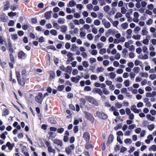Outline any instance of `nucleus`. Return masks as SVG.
I'll return each instance as SVG.
<instances>
[{
	"instance_id": "1",
	"label": "nucleus",
	"mask_w": 156,
	"mask_h": 156,
	"mask_svg": "<svg viewBox=\"0 0 156 156\" xmlns=\"http://www.w3.org/2000/svg\"><path fill=\"white\" fill-rule=\"evenodd\" d=\"M85 99L87 101L91 104L96 106L98 105V103L96 101L95 99L91 96H86L85 97Z\"/></svg>"
},
{
	"instance_id": "2",
	"label": "nucleus",
	"mask_w": 156,
	"mask_h": 156,
	"mask_svg": "<svg viewBox=\"0 0 156 156\" xmlns=\"http://www.w3.org/2000/svg\"><path fill=\"white\" fill-rule=\"evenodd\" d=\"M101 22L102 24L106 28L108 29L111 26V24L105 18L102 19Z\"/></svg>"
},
{
	"instance_id": "3",
	"label": "nucleus",
	"mask_w": 156,
	"mask_h": 156,
	"mask_svg": "<svg viewBox=\"0 0 156 156\" xmlns=\"http://www.w3.org/2000/svg\"><path fill=\"white\" fill-rule=\"evenodd\" d=\"M96 114L97 116L99 118L103 119H106L107 117V115L103 112H97Z\"/></svg>"
},
{
	"instance_id": "4",
	"label": "nucleus",
	"mask_w": 156,
	"mask_h": 156,
	"mask_svg": "<svg viewBox=\"0 0 156 156\" xmlns=\"http://www.w3.org/2000/svg\"><path fill=\"white\" fill-rule=\"evenodd\" d=\"M43 94L42 93H39L38 95L35 97V100L41 104L43 98L42 97Z\"/></svg>"
},
{
	"instance_id": "5",
	"label": "nucleus",
	"mask_w": 156,
	"mask_h": 156,
	"mask_svg": "<svg viewBox=\"0 0 156 156\" xmlns=\"http://www.w3.org/2000/svg\"><path fill=\"white\" fill-rule=\"evenodd\" d=\"M80 79V76L78 75L76 77H72L71 78V80L72 82L77 83L79 82Z\"/></svg>"
},
{
	"instance_id": "6",
	"label": "nucleus",
	"mask_w": 156,
	"mask_h": 156,
	"mask_svg": "<svg viewBox=\"0 0 156 156\" xmlns=\"http://www.w3.org/2000/svg\"><path fill=\"white\" fill-rule=\"evenodd\" d=\"M0 20L3 22H6L8 20V17L6 15L3 14L0 16Z\"/></svg>"
},
{
	"instance_id": "7",
	"label": "nucleus",
	"mask_w": 156,
	"mask_h": 156,
	"mask_svg": "<svg viewBox=\"0 0 156 156\" xmlns=\"http://www.w3.org/2000/svg\"><path fill=\"white\" fill-rule=\"evenodd\" d=\"M147 139L145 141V143L147 144H150L151 141H152L153 139V135L151 134L148 135L147 137Z\"/></svg>"
},
{
	"instance_id": "8",
	"label": "nucleus",
	"mask_w": 156,
	"mask_h": 156,
	"mask_svg": "<svg viewBox=\"0 0 156 156\" xmlns=\"http://www.w3.org/2000/svg\"><path fill=\"white\" fill-rule=\"evenodd\" d=\"M92 92L94 94H98L100 96L103 95V93L101 90L100 88H94Z\"/></svg>"
},
{
	"instance_id": "9",
	"label": "nucleus",
	"mask_w": 156,
	"mask_h": 156,
	"mask_svg": "<svg viewBox=\"0 0 156 156\" xmlns=\"http://www.w3.org/2000/svg\"><path fill=\"white\" fill-rule=\"evenodd\" d=\"M83 138L86 141H89L90 139V136L89 133L87 132L83 134Z\"/></svg>"
},
{
	"instance_id": "10",
	"label": "nucleus",
	"mask_w": 156,
	"mask_h": 156,
	"mask_svg": "<svg viewBox=\"0 0 156 156\" xmlns=\"http://www.w3.org/2000/svg\"><path fill=\"white\" fill-rule=\"evenodd\" d=\"M67 56L68 61H71L74 60V58L73 57V54L71 52H69L67 55Z\"/></svg>"
},
{
	"instance_id": "11",
	"label": "nucleus",
	"mask_w": 156,
	"mask_h": 156,
	"mask_svg": "<svg viewBox=\"0 0 156 156\" xmlns=\"http://www.w3.org/2000/svg\"><path fill=\"white\" fill-rule=\"evenodd\" d=\"M133 43V41L132 40H129L125 43L124 46L126 48H128L130 46V45L132 44Z\"/></svg>"
},
{
	"instance_id": "12",
	"label": "nucleus",
	"mask_w": 156,
	"mask_h": 156,
	"mask_svg": "<svg viewBox=\"0 0 156 156\" xmlns=\"http://www.w3.org/2000/svg\"><path fill=\"white\" fill-rule=\"evenodd\" d=\"M60 30L61 32L63 33L66 34L67 30V27L66 25H63L61 27Z\"/></svg>"
},
{
	"instance_id": "13",
	"label": "nucleus",
	"mask_w": 156,
	"mask_h": 156,
	"mask_svg": "<svg viewBox=\"0 0 156 156\" xmlns=\"http://www.w3.org/2000/svg\"><path fill=\"white\" fill-rule=\"evenodd\" d=\"M54 143L57 144L58 146L61 147L62 145V143L61 140H58L55 139L53 140Z\"/></svg>"
},
{
	"instance_id": "14",
	"label": "nucleus",
	"mask_w": 156,
	"mask_h": 156,
	"mask_svg": "<svg viewBox=\"0 0 156 156\" xmlns=\"http://www.w3.org/2000/svg\"><path fill=\"white\" fill-rule=\"evenodd\" d=\"M48 144H46L47 147H48V151L49 152H52L55 154V151L54 149H53L51 147L49 146V144L47 142Z\"/></svg>"
},
{
	"instance_id": "15",
	"label": "nucleus",
	"mask_w": 156,
	"mask_h": 156,
	"mask_svg": "<svg viewBox=\"0 0 156 156\" xmlns=\"http://www.w3.org/2000/svg\"><path fill=\"white\" fill-rule=\"evenodd\" d=\"M25 54L22 51H20L18 54V57L19 58L22 59L25 57Z\"/></svg>"
},
{
	"instance_id": "16",
	"label": "nucleus",
	"mask_w": 156,
	"mask_h": 156,
	"mask_svg": "<svg viewBox=\"0 0 156 156\" xmlns=\"http://www.w3.org/2000/svg\"><path fill=\"white\" fill-rule=\"evenodd\" d=\"M19 83L21 86H24L25 84V79L24 77H23L22 80L20 79L18 80Z\"/></svg>"
},
{
	"instance_id": "17",
	"label": "nucleus",
	"mask_w": 156,
	"mask_h": 156,
	"mask_svg": "<svg viewBox=\"0 0 156 156\" xmlns=\"http://www.w3.org/2000/svg\"><path fill=\"white\" fill-rule=\"evenodd\" d=\"M6 145L9 150L10 151H11L12 149L14 146L13 144H12L9 142H8L6 143Z\"/></svg>"
},
{
	"instance_id": "18",
	"label": "nucleus",
	"mask_w": 156,
	"mask_h": 156,
	"mask_svg": "<svg viewBox=\"0 0 156 156\" xmlns=\"http://www.w3.org/2000/svg\"><path fill=\"white\" fill-rule=\"evenodd\" d=\"M146 118L149 121H154L155 118L154 117L150 114H147L146 116Z\"/></svg>"
},
{
	"instance_id": "19",
	"label": "nucleus",
	"mask_w": 156,
	"mask_h": 156,
	"mask_svg": "<svg viewBox=\"0 0 156 156\" xmlns=\"http://www.w3.org/2000/svg\"><path fill=\"white\" fill-rule=\"evenodd\" d=\"M76 4V2L74 0H72L70 1L69 2V4L67 5L68 7H73Z\"/></svg>"
},
{
	"instance_id": "20",
	"label": "nucleus",
	"mask_w": 156,
	"mask_h": 156,
	"mask_svg": "<svg viewBox=\"0 0 156 156\" xmlns=\"http://www.w3.org/2000/svg\"><path fill=\"white\" fill-rule=\"evenodd\" d=\"M8 132L5 131L2 133L0 135V138L3 140H5L6 138V136L7 135Z\"/></svg>"
},
{
	"instance_id": "21",
	"label": "nucleus",
	"mask_w": 156,
	"mask_h": 156,
	"mask_svg": "<svg viewBox=\"0 0 156 156\" xmlns=\"http://www.w3.org/2000/svg\"><path fill=\"white\" fill-rule=\"evenodd\" d=\"M147 29L146 28H143L142 30L141 34L143 36H145L147 34L148 32L147 31Z\"/></svg>"
},
{
	"instance_id": "22",
	"label": "nucleus",
	"mask_w": 156,
	"mask_h": 156,
	"mask_svg": "<svg viewBox=\"0 0 156 156\" xmlns=\"http://www.w3.org/2000/svg\"><path fill=\"white\" fill-rule=\"evenodd\" d=\"M9 1H7L5 2V6H4V10H7L9 9Z\"/></svg>"
},
{
	"instance_id": "23",
	"label": "nucleus",
	"mask_w": 156,
	"mask_h": 156,
	"mask_svg": "<svg viewBox=\"0 0 156 156\" xmlns=\"http://www.w3.org/2000/svg\"><path fill=\"white\" fill-rule=\"evenodd\" d=\"M121 27L123 30H125L128 28V24L126 22L123 23L121 24Z\"/></svg>"
},
{
	"instance_id": "24",
	"label": "nucleus",
	"mask_w": 156,
	"mask_h": 156,
	"mask_svg": "<svg viewBox=\"0 0 156 156\" xmlns=\"http://www.w3.org/2000/svg\"><path fill=\"white\" fill-rule=\"evenodd\" d=\"M48 73L50 75V79H53L54 78L55 76V73L53 71H49Z\"/></svg>"
},
{
	"instance_id": "25",
	"label": "nucleus",
	"mask_w": 156,
	"mask_h": 156,
	"mask_svg": "<svg viewBox=\"0 0 156 156\" xmlns=\"http://www.w3.org/2000/svg\"><path fill=\"white\" fill-rule=\"evenodd\" d=\"M148 150L150 151H153L154 152L156 151V145L154 144L152 145L148 149Z\"/></svg>"
},
{
	"instance_id": "26",
	"label": "nucleus",
	"mask_w": 156,
	"mask_h": 156,
	"mask_svg": "<svg viewBox=\"0 0 156 156\" xmlns=\"http://www.w3.org/2000/svg\"><path fill=\"white\" fill-rule=\"evenodd\" d=\"M48 133L50 134L49 137V139H52L56 136V134L54 133L50 132Z\"/></svg>"
},
{
	"instance_id": "27",
	"label": "nucleus",
	"mask_w": 156,
	"mask_h": 156,
	"mask_svg": "<svg viewBox=\"0 0 156 156\" xmlns=\"http://www.w3.org/2000/svg\"><path fill=\"white\" fill-rule=\"evenodd\" d=\"M133 70L135 73L137 74L139 73L140 71V69L138 67H135L133 68Z\"/></svg>"
},
{
	"instance_id": "28",
	"label": "nucleus",
	"mask_w": 156,
	"mask_h": 156,
	"mask_svg": "<svg viewBox=\"0 0 156 156\" xmlns=\"http://www.w3.org/2000/svg\"><path fill=\"white\" fill-rule=\"evenodd\" d=\"M78 48V47L75 44H73L72 45V47L71 48V50L72 51H75Z\"/></svg>"
},
{
	"instance_id": "29",
	"label": "nucleus",
	"mask_w": 156,
	"mask_h": 156,
	"mask_svg": "<svg viewBox=\"0 0 156 156\" xmlns=\"http://www.w3.org/2000/svg\"><path fill=\"white\" fill-rule=\"evenodd\" d=\"M51 11L47 12L45 13V17L47 19H49L50 18L51 14Z\"/></svg>"
},
{
	"instance_id": "30",
	"label": "nucleus",
	"mask_w": 156,
	"mask_h": 156,
	"mask_svg": "<svg viewBox=\"0 0 156 156\" xmlns=\"http://www.w3.org/2000/svg\"><path fill=\"white\" fill-rule=\"evenodd\" d=\"M139 75L142 77L147 78L148 77V74L146 73L140 72V73Z\"/></svg>"
},
{
	"instance_id": "31",
	"label": "nucleus",
	"mask_w": 156,
	"mask_h": 156,
	"mask_svg": "<svg viewBox=\"0 0 156 156\" xmlns=\"http://www.w3.org/2000/svg\"><path fill=\"white\" fill-rule=\"evenodd\" d=\"M109 75L111 79H113L115 78L116 76V75L114 72H111L109 73Z\"/></svg>"
},
{
	"instance_id": "32",
	"label": "nucleus",
	"mask_w": 156,
	"mask_h": 156,
	"mask_svg": "<svg viewBox=\"0 0 156 156\" xmlns=\"http://www.w3.org/2000/svg\"><path fill=\"white\" fill-rule=\"evenodd\" d=\"M154 5L152 4H148L147 6V8L148 9L152 10L154 9Z\"/></svg>"
},
{
	"instance_id": "33",
	"label": "nucleus",
	"mask_w": 156,
	"mask_h": 156,
	"mask_svg": "<svg viewBox=\"0 0 156 156\" xmlns=\"http://www.w3.org/2000/svg\"><path fill=\"white\" fill-rule=\"evenodd\" d=\"M66 72L69 73L70 74L71 73L72 70V68L71 66H68L66 68Z\"/></svg>"
},
{
	"instance_id": "34",
	"label": "nucleus",
	"mask_w": 156,
	"mask_h": 156,
	"mask_svg": "<svg viewBox=\"0 0 156 156\" xmlns=\"http://www.w3.org/2000/svg\"><path fill=\"white\" fill-rule=\"evenodd\" d=\"M84 114L87 119H89L92 117V115L91 114L86 112H84Z\"/></svg>"
},
{
	"instance_id": "35",
	"label": "nucleus",
	"mask_w": 156,
	"mask_h": 156,
	"mask_svg": "<svg viewBox=\"0 0 156 156\" xmlns=\"http://www.w3.org/2000/svg\"><path fill=\"white\" fill-rule=\"evenodd\" d=\"M83 28L84 29L87 30L88 32H89L90 31H88V30L90 29V26L88 24H84L83 27Z\"/></svg>"
},
{
	"instance_id": "36",
	"label": "nucleus",
	"mask_w": 156,
	"mask_h": 156,
	"mask_svg": "<svg viewBox=\"0 0 156 156\" xmlns=\"http://www.w3.org/2000/svg\"><path fill=\"white\" fill-rule=\"evenodd\" d=\"M132 37L135 40H140L141 38V35L140 34H137L133 35Z\"/></svg>"
},
{
	"instance_id": "37",
	"label": "nucleus",
	"mask_w": 156,
	"mask_h": 156,
	"mask_svg": "<svg viewBox=\"0 0 156 156\" xmlns=\"http://www.w3.org/2000/svg\"><path fill=\"white\" fill-rule=\"evenodd\" d=\"M58 22L60 24H63L65 23V19L62 18H59Z\"/></svg>"
},
{
	"instance_id": "38",
	"label": "nucleus",
	"mask_w": 156,
	"mask_h": 156,
	"mask_svg": "<svg viewBox=\"0 0 156 156\" xmlns=\"http://www.w3.org/2000/svg\"><path fill=\"white\" fill-rule=\"evenodd\" d=\"M83 66L85 68H87L89 66L88 62L87 61H83L82 62Z\"/></svg>"
},
{
	"instance_id": "39",
	"label": "nucleus",
	"mask_w": 156,
	"mask_h": 156,
	"mask_svg": "<svg viewBox=\"0 0 156 156\" xmlns=\"http://www.w3.org/2000/svg\"><path fill=\"white\" fill-rule=\"evenodd\" d=\"M124 142L126 144H131L132 143V140L130 138H127L125 140Z\"/></svg>"
},
{
	"instance_id": "40",
	"label": "nucleus",
	"mask_w": 156,
	"mask_h": 156,
	"mask_svg": "<svg viewBox=\"0 0 156 156\" xmlns=\"http://www.w3.org/2000/svg\"><path fill=\"white\" fill-rule=\"evenodd\" d=\"M94 24L97 26H98L101 24V22L98 20H95L94 22Z\"/></svg>"
},
{
	"instance_id": "41",
	"label": "nucleus",
	"mask_w": 156,
	"mask_h": 156,
	"mask_svg": "<svg viewBox=\"0 0 156 156\" xmlns=\"http://www.w3.org/2000/svg\"><path fill=\"white\" fill-rule=\"evenodd\" d=\"M102 93L103 92L105 94L108 95L109 94V92L108 90L106 88H103L102 89Z\"/></svg>"
},
{
	"instance_id": "42",
	"label": "nucleus",
	"mask_w": 156,
	"mask_h": 156,
	"mask_svg": "<svg viewBox=\"0 0 156 156\" xmlns=\"http://www.w3.org/2000/svg\"><path fill=\"white\" fill-rule=\"evenodd\" d=\"M8 15L9 16L11 17L16 16V13L15 12H9L8 13Z\"/></svg>"
},
{
	"instance_id": "43",
	"label": "nucleus",
	"mask_w": 156,
	"mask_h": 156,
	"mask_svg": "<svg viewBox=\"0 0 156 156\" xmlns=\"http://www.w3.org/2000/svg\"><path fill=\"white\" fill-rule=\"evenodd\" d=\"M154 127L155 126L153 124L147 126L148 129L150 131L152 130L154 128Z\"/></svg>"
},
{
	"instance_id": "44",
	"label": "nucleus",
	"mask_w": 156,
	"mask_h": 156,
	"mask_svg": "<svg viewBox=\"0 0 156 156\" xmlns=\"http://www.w3.org/2000/svg\"><path fill=\"white\" fill-rule=\"evenodd\" d=\"M50 33L51 34L54 36H56L58 34L57 31L55 30H51Z\"/></svg>"
},
{
	"instance_id": "45",
	"label": "nucleus",
	"mask_w": 156,
	"mask_h": 156,
	"mask_svg": "<svg viewBox=\"0 0 156 156\" xmlns=\"http://www.w3.org/2000/svg\"><path fill=\"white\" fill-rule=\"evenodd\" d=\"M122 14L121 13L118 12L116 13L115 16V18L116 19H117L119 18L122 17Z\"/></svg>"
},
{
	"instance_id": "46",
	"label": "nucleus",
	"mask_w": 156,
	"mask_h": 156,
	"mask_svg": "<svg viewBox=\"0 0 156 156\" xmlns=\"http://www.w3.org/2000/svg\"><path fill=\"white\" fill-rule=\"evenodd\" d=\"M149 78L151 80H153L156 78V75L154 74H151L149 76Z\"/></svg>"
},
{
	"instance_id": "47",
	"label": "nucleus",
	"mask_w": 156,
	"mask_h": 156,
	"mask_svg": "<svg viewBox=\"0 0 156 156\" xmlns=\"http://www.w3.org/2000/svg\"><path fill=\"white\" fill-rule=\"evenodd\" d=\"M136 76V74L135 73L132 72H130L129 73V76L131 79L132 80Z\"/></svg>"
},
{
	"instance_id": "48",
	"label": "nucleus",
	"mask_w": 156,
	"mask_h": 156,
	"mask_svg": "<svg viewBox=\"0 0 156 156\" xmlns=\"http://www.w3.org/2000/svg\"><path fill=\"white\" fill-rule=\"evenodd\" d=\"M115 107L118 108H120L122 107V105L121 104L117 102L115 103Z\"/></svg>"
},
{
	"instance_id": "49",
	"label": "nucleus",
	"mask_w": 156,
	"mask_h": 156,
	"mask_svg": "<svg viewBox=\"0 0 156 156\" xmlns=\"http://www.w3.org/2000/svg\"><path fill=\"white\" fill-rule=\"evenodd\" d=\"M106 52V49L105 48H103L101 49L99 52V53L101 55H103Z\"/></svg>"
},
{
	"instance_id": "50",
	"label": "nucleus",
	"mask_w": 156,
	"mask_h": 156,
	"mask_svg": "<svg viewBox=\"0 0 156 156\" xmlns=\"http://www.w3.org/2000/svg\"><path fill=\"white\" fill-rule=\"evenodd\" d=\"M104 69L102 67H100L97 69L96 70L97 73H101L104 71Z\"/></svg>"
},
{
	"instance_id": "51",
	"label": "nucleus",
	"mask_w": 156,
	"mask_h": 156,
	"mask_svg": "<svg viewBox=\"0 0 156 156\" xmlns=\"http://www.w3.org/2000/svg\"><path fill=\"white\" fill-rule=\"evenodd\" d=\"M153 23V20L152 19H150L146 22V24L148 25L152 24Z\"/></svg>"
},
{
	"instance_id": "52",
	"label": "nucleus",
	"mask_w": 156,
	"mask_h": 156,
	"mask_svg": "<svg viewBox=\"0 0 156 156\" xmlns=\"http://www.w3.org/2000/svg\"><path fill=\"white\" fill-rule=\"evenodd\" d=\"M130 82L129 80H126L124 82L125 86L126 87H129L130 85Z\"/></svg>"
},
{
	"instance_id": "53",
	"label": "nucleus",
	"mask_w": 156,
	"mask_h": 156,
	"mask_svg": "<svg viewBox=\"0 0 156 156\" xmlns=\"http://www.w3.org/2000/svg\"><path fill=\"white\" fill-rule=\"evenodd\" d=\"M97 76L93 74L91 75L90 76V79L91 80H95L97 79Z\"/></svg>"
},
{
	"instance_id": "54",
	"label": "nucleus",
	"mask_w": 156,
	"mask_h": 156,
	"mask_svg": "<svg viewBox=\"0 0 156 156\" xmlns=\"http://www.w3.org/2000/svg\"><path fill=\"white\" fill-rule=\"evenodd\" d=\"M121 13L123 14H125L126 12V10L124 7H122L121 9Z\"/></svg>"
},
{
	"instance_id": "55",
	"label": "nucleus",
	"mask_w": 156,
	"mask_h": 156,
	"mask_svg": "<svg viewBox=\"0 0 156 156\" xmlns=\"http://www.w3.org/2000/svg\"><path fill=\"white\" fill-rule=\"evenodd\" d=\"M53 26L54 27L57 29H58L59 28V26L58 24L55 22L53 23Z\"/></svg>"
},
{
	"instance_id": "56",
	"label": "nucleus",
	"mask_w": 156,
	"mask_h": 156,
	"mask_svg": "<svg viewBox=\"0 0 156 156\" xmlns=\"http://www.w3.org/2000/svg\"><path fill=\"white\" fill-rule=\"evenodd\" d=\"M48 121L52 124H55L56 123V121L53 118H50L48 119Z\"/></svg>"
},
{
	"instance_id": "57",
	"label": "nucleus",
	"mask_w": 156,
	"mask_h": 156,
	"mask_svg": "<svg viewBox=\"0 0 156 156\" xmlns=\"http://www.w3.org/2000/svg\"><path fill=\"white\" fill-rule=\"evenodd\" d=\"M141 30V28L139 27H136L134 29V32L135 33L137 34L139 31Z\"/></svg>"
},
{
	"instance_id": "58",
	"label": "nucleus",
	"mask_w": 156,
	"mask_h": 156,
	"mask_svg": "<svg viewBox=\"0 0 156 156\" xmlns=\"http://www.w3.org/2000/svg\"><path fill=\"white\" fill-rule=\"evenodd\" d=\"M119 24V21H118L115 20L114 21V22H113V23L112 24L113 26L115 27H117Z\"/></svg>"
},
{
	"instance_id": "59",
	"label": "nucleus",
	"mask_w": 156,
	"mask_h": 156,
	"mask_svg": "<svg viewBox=\"0 0 156 156\" xmlns=\"http://www.w3.org/2000/svg\"><path fill=\"white\" fill-rule=\"evenodd\" d=\"M121 57V55L119 53H117L115 56V58L116 60H119Z\"/></svg>"
},
{
	"instance_id": "60",
	"label": "nucleus",
	"mask_w": 156,
	"mask_h": 156,
	"mask_svg": "<svg viewBox=\"0 0 156 156\" xmlns=\"http://www.w3.org/2000/svg\"><path fill=\"white\" fill-rule=\"evenodd\" d=\"M87 8L89 10H92L93 8V5L91 4H88L87 5Z\"/></svg>"
},
{
	"instance_id": "61",
	"label": "nucleus",
	"mask_w": 156,
	"mask_h": 156,
	"mask_svg": "<svg viewBox=\"0 0 156 156\" xmlns=\"http://www.w3.org/2000/svg\"><path fill=\"white\" fill-rule=\"evenodd\" d=\"M14 24V22L12 20H11L8 23V25L9 26H13Z\"/></svg>"
},
{
	"instance_id": "62",
	"label": "nucleus",
	"mask_w": 156,
	"mask_h": 156,
	"mask_svg": "<svg viewBox=\"0 0 156 156\" xmlns=\"http://www.w3.org/2000/svg\"><path fill=\"white\" fill-rule=\"evenodd\" d=\"M66 151L67 154H69L71 152V150L69 147H68L66 148Z\"/></svg>"
},
{
	"instance_id": "63",
	"label": "nucleus",
	"mask_w": 156,
	"mask_h": 156,
	"mask_svg": "<svg viewBox=\"0 0 156 156\" xmlns=\"http://www.w3.org/2000/svg\"><path fill=\"white\" fill-rule=\"evenodd\" d=\"M76 8L79 10H81L83 8V6L81 4H77L76 5Z\"/></svg>"
},
{
	"instance_id": "64",
	"label": "nucleus",
	"mask_w": 156,
	"mask_h": 156,
	"mask_svg": "<svg viewBox=\"0 0 156 156\" xmlns=\"http://www.w3.org/2000/svg\"><path fill=\"white\" fill-rule=\"evenodd\" d=\"M110 10V7L108 5H106L104 8V10L105 12H108Z\"/></svg>"
}]
</instances>
